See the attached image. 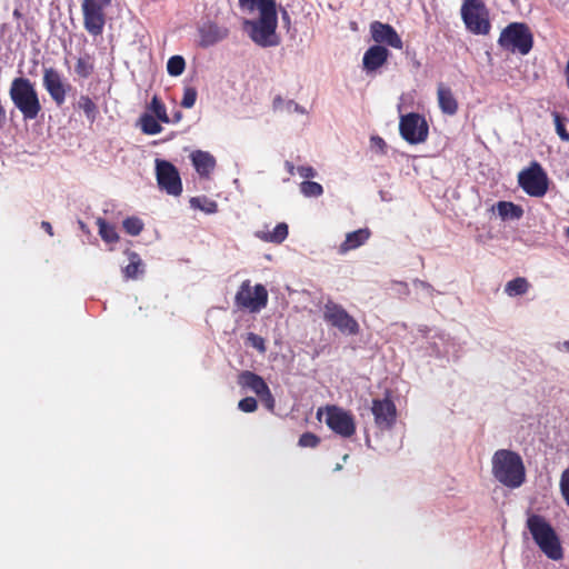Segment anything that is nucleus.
<instances>
[{"label":"nucleus","instance_id":"f03ea898","mask_svg":"<svg viewBox=\"0 0 569 569\" xmlns=\"http://www.w3.org/2000/svg\"><path fill=\"white\" fill-rule=\"evenodd\" d=\"M492 475L501 485L516 489L526 481V468L521 456L509 449H499L492 456Z\"/></svg>","mask_w":569,"mask_h":569},{"label":"nucleus","instance_id":"e433bc0d","mask_svg":"<svg viewBox=\"0 0 569 569\" xmlns=\"http://www.w3.org/2000/svg\"><path fill=\"white\" fill-rule=\"evenodd\" d=\"M556 132L562 141L569 142V131L566 129L565 119L557 112L553 113Z\"/></svg>","mask_w":569,"mask_h":569},{"label":"nucleus","instance_id":"5fc2aeb1","mask_svg":"<svg viewBox=\"0 0 569 569\" xmlns=\"http://www.w3.org/2000/svg\"><path fill=\"white\" fill-rule=\"evenodd\" d=\"M282 17H283V19H289V14L286 10L282 12Z\"/></svg>","mask_w":569,"mask_h":569},{"label":"nucleus","instance_id":"37998d69","mask_svg":"<svg viewBox=\"0 0 569 569\" xmlns=\"http://www.w3.org/2000/svg\"><path fill=\"white\" fill-rule=\"evenodd\" d=\"M259 398L261 399V401L264 403V406L269 410H273V408H274V398H273V396H272V393H271L269 388Z\"/></svg>","mask_w":569,"mask_h":569},{"label":"nucleus","instance_id":"ea45409f","mask_svg":"<svg viewBox=\"0 0 569 569\" xmlns=\"http://www.w3.org/2000/svg\"><path fill=\"white\" fill-rule=\"evenodd\" d=\"M559 487L561 496L569 507V467L562 471Z\"/></svg>","mask_w":569,"mask_h":569},{"label":"nucleus","instance_id":"c9c22d12","mask_svg":"<svg viewBox=\"0 0 569 569\" xmlns=\"http://www.w3.org/2000/svg\"><path fill=\"white\" fill-rule=\"evenodd\" d=\"M198 97V92L193 87H186L183 90V97L181 100V107L190 109L194 106Z\"/></svg>","mask_w":569,"mask_h":569},{"label":"nucleus","instance_id":"c756f323","mask_svg":"<svg viewBox=\"0 0 569 569\" xmlns=\"http://www.w3.org/2000/svg\"><path fill=\"white\" fill-rule=\"evenodd\" d=\"M93 70H94V64L89 54H86L84 57H80L77 60L74 71L80 78H83V79L89 78L93 73Z\"/></svg>","mask_w":569,"mask_h":569},{"label":"nucleus","instance_id":"473e14b6","mask_svg":"<svg viewBox=\"0 0 569 569\" xmlns=\"http://www.w3.org/2000/svg\"><path fill=\"white\" fill-rule=\"evenodd\" d=\"M300 192L308 198H318L323 193V188L315 181H303L300 183Z\"/></svg>","mask_w":569,"mask_h":569},{"label":"nucleus","instance_id":"3c124183","mask_svg":"<svg viewBox=\"0 0 569 569\" xmlns=\"http://www.w3.org/2000/svg\"><path fill=\"white\" fill-rule=\"evenodd\" d=\"M562 347L566 351L569 352V340L562 342Z\"/></svg>","mask_w":569,"mask_h":569},{"label":"nucleus","instance_id":"aec40b11","mask_svg":"<svg viewBox=\"0 0 569 569\" xmlns=\"http://www.w3.org/2000/svg\"><path fill=\"white\" fill-rule=\"evenodd\" d=\"M238 385L242 389H250L258 397H260L269 388L261 376L249 370H243L239 373Z\"/></svg>","mask_w":569,"mask_h":569},{"label":"nucleus","instance_id":"f3484780","mask_svg":"<svg viewBox=\"0 0 569 569\" xmlns=\"http://www.w3.org/2000/svg\"><path fill=\"white\" fill-rule=\"evenodd\" d=\"M389 50L383 46H372L363 54L362 64L367 72H373L382 67L389 57Z\"/></svg>","mask_w":569,"mask_h":569},{"label":"nucleus","instance_id":"2eb2a0df","mask_svg":"<svg viewBox=\"0 0 569 569\" xmlns=\"http://www.w3.org/2000/svg\"><path fill=\"white\" fill-rule=\"evenodd\" d=\"M371 411L375 417V422L380 429H390L395 425L397 408L389 397L373 399Z\"/></svg>","mask_w":569,"mask_h":569},{"label":"nucleus","instance_id":"20e7f679","mask_svg":"<svg viewBox=\"0 0 569 569\" xmlns=\"http://www.w3.org/2000/svg\"><path fill=\"white\" fill-rule=\"evenodd\" d=\"M9 96L23 119L33 120L39 116L41 103L36 87L30 79L14 78L10 86Z\"/></svg>","mask_w":569,"mask_h":569},{"label":"nucleus","instance_id":"4c0bfd02","mask_svg":"<svg viewBox=\"0 0 569 569\" xmlns=\"http://www.w3.org/2000/svg\"><path fill=\"white\" fill-rule=\"evenodd\" d=\"M246 341L252 348L257 349L260 353H264L267 351L264 339L257 333H248Z\"/></svg>","mask_w":569,"mask_h":569},{"label":"nucleus","instance_id":"b1692460","mask_svg":"<svg viewBox=\"0 0 569 569\" xmlns=\"http://www.w3.org/2000/svg\"><path fill=\"white\" fill-rule=\"evenodd\" d=\"M129 263L123 268V274L127 279H136L143 272V262L140 256L134 251H127Z\"/></svg>","mask_w":569,"mask_h":569},{"label":"nucleus","instance_id":"393cba45","mask_svg":"<svg viewBox=\"0 0 569 569\" xmlns=\"http://www.w3.org/2000/svg\"><path fill=\"white\" fill-rule=\"evenodd\" d=\"M498 214L502 220L507 219H520L523 216V209L513 202L510 201H499L497 203Z\"/></svg>","mask_w":569,"mask_h":569},{"label":"nucleus","instance_id":"7c9ffc66","mask_svg":"<svg viewBox=\"0 0 569 569\" xmlns=\"http://www.w3.org/2000/svg\"><path fill=\"white\" fill-rule=\"evenodd\" d=\"M149 110L152 111V116L163 123H169L171 120L167 113V109L161 99L153 96L149 104Z\"/></svg>","mask_w":569,"mask_h":569},{"label":"nucleus","instance_id":"603ef678","mask_svg":"<svg viewBox=\"0 0 569 569\" xmlns=\"http://www.w3.org/2000/svg\"><path fill=\"white\" fill-rule=\"evenodd\" d=\"M13 16H14L16 18H21V13H20V11H19L18 9H16V10L13 11Z\"/></svg>","mask_w":569,"mask_h":569},{"label":"nucleus","instance_id":"c03bdc74","mask_svg":"<svg viewBox=\"0 0 569 569\" xmlns=\"http://www.w3.org/2000/svg\"><path fill=\"white\" fill-rule=\"evenodd\" d=\"M371 143L373 147L378 148L381 153H386L387 150V143L381 137H372Z\"/></svg>","mask_w":569,"mask_h":569},{"label":"nucleus","instance_id":"4be33fe9","mask_svg":"<svg viewBox=\"0 0 569 569\" xmlns=\"http://www.w3.org/2000/svg\"><path fill=\"white\" fill-rule=\"evenodd\" d=\"M370 234L371 232L368 228H361L347 233L345 241L339 246V253L345 254L365 244L370 238Z\"/></svg>","mask_w":569,"mask_h":569},{"label":"nucleus","instance_id":"2f4dec72","mask_svg":"<svg viewBox=\"0 0 569 569\" xmlns=\"http://www.w3.org/2000/svg\"><path fill=\"white\" fill-rule=\"evenodd\" d=\"M186 68V61L181 56H172L167 62V71L172 77L182 74Z\"/></svg>","mask_w":569,"mask_h":569},{"label":"nucleus","instance_id":"423d86ee","mask_svg":"<svg viewBox=\"0 0 569 569\" xmlns=\"http://www.w3.org/2000/svg\"><path fill=\"white\" fill-rule=\"evenodd\" d=\"M461 19L466 29L476 36H488L491 31L490 11L483 0H462Z\"/></svg>","mask_w":569,"mask_h":569},{"label":"nucleus","instance_id":"58836bf2","mask_svg":"<svg viewBox=\"0 0 569 569\" xmlns=\"http://www.w3.org/2000/svg\"><path fill=\"white\" fill-rule=\"evenodd\" d=\"M320 443V438L312 432H305L300 436L298 445L303 448H316Z\"/></svg>","mask_w":569,"mask_h":569},{"label":"nucleus","instance_id":"dca6fc26","mask_svg":"<svg viewBox=\"0 0 569 569\" xmlns=\"http://www.w3.org/2000/svg\"><path fill=\"white\" fill-rule=\"evenodd\" d=\"M370 32L377 43H386L395 49H402V40L392 26L373 21L370 24Z\"/></svg>","mask_w":569,"mask_h":569},{"label":"nucleus","instance_id":"a18cd8bd","mask_svg":"<svg viewBox=\"0 0 569 569\" xmlns=\"http://www.w3.org/2000/svg\"><path fill=\"white\" fill-rule=\"evenodd\" d=\"M41 228L49 234V236H53V229H52V226L50 222L48 221H42L41 222Z\"/></svg>","mask_w":569,"mask_h":569},{"label":"nucleus","instance_id":"a19ab883","mask_svg":"<svg viewBox=\"0 0 569 569\" xmlns=\"http://www.w3.org/2000/svg\"><path fill=\"white\" fill-rule=\"evenodd\" d=\"M238 408L243 412H253L258 408V402L253 397H246L238 402Z\"/></svg>","mask_w":569,"mask_h":569},{"label":"nucleus","instance_id":"ddd939ff","mask_svg":"<svg viewBox=\"0 0 569 569\" xmlns=\"http://www.w3.org/2000/svg\"><path fill=\"white\" fill-rule=\"evenodd\" d=\"M156 170L159 188L170 196H180L182 183L177 168L169 161L157 160Z\"/></svg>","mask_w":569,"mask_h":569},{"label":"nucleus","instance_id":"f704fd0d","mask_svg":"<svg viewBox=\"0 0 569 569\" xmlns=\"http://www.w3.org/2000/svg\"><path fill=\"white\" fill-rule=\"evenodd\" d=\"M201 201H202L201 198L194 197V198H191L190 204L192 208L200 209L202 211H206L207 213H213L217 211L218 206L214 201L207 200L206 198L203 199L204 204H202Z\"/></svg>","mask_w":569,"mask_h":569},{"label":"nucleus","instance_id":"6ab92c4d","mask_svg":"<svg viewBox=\"0 0 569 569\" xmlns=\"http://www.w3.org/2000/svg\"><path fill=\"white\" fill-rule=\"evenodd\" d=\"M438 104L442 113L453 116L458 112L459 103L452 90L440 82L437 88Z\"/></svg>","mask_w":569,"mask_h":569},{"label":"nucleus","instance_id":"6e6552de","mask_svg":"<svg viewBox=\"0 0 569 569\" xmlns=\"http://www.w3.org/2000/svg\"><path fill=\"white\" fill-rule=\"evenodd\" d=\"M268 303V291L262 284L251 286L250 280H244L234 297V305L242 310L259 312Z\"/></svg>","mask_w":569,"mask_h":569},{"label":"nucleus","instance_id":"72a5a7b5","mask_svg":"<svg viewBox=\"0 0 569 569\" xmlns=\"http://www.w3.org/2000/svg\"><path fill=\"white\" fill-rule=\"evenodd\" d=\"M122 227L130 236H138L143 230V222L138 217H128L123 220Z\"/></svg>","mask_w":569,"mask_h":569},{"label":"nucleus","instance_id":"de8ad7c7","mask_svg":"<svg viewBox=\"0 0 569 569\" xmlns=\"http://www.w3.org/2000/svg\"><path fill=\"white\" fill-rule=\"evenodd\" d=\"M283 100L281 99V97H276L274 100H273V108L276 110H278L280 108V106L282 104Z\"/></svg>","mask_w":569,"mask_h":569},{"label":"nucleus","instance_id":"f257e3e1","mask_svg":"<svg viewBox=\"0 0 569 569\" xmlns=\"http://www.w3.org/2000/svg\"><path fill=\"white\" fill-rule=\"evenodd\" d=\"M242 7L249 10H258L257 20L246 19L242 29L250 39L260 47H273L279 43L276 34L278 26L277 4L274 0H239Z\"/></svg>","mask_w":569,"mask_h":569},{"label":"nucleus","instance_id":"9d476101","mask_svg":"<svg viewBox=\"0 0 569 569\" xmlns=\"http://www.w3.org/2000/svg\"><path fill=\"white\" fill-rule=\"evenodd\" d=\"M323 319L342 333L355 336L360 331L358 321L342 306L333 301H328L325 305Z\"/></svg>","mask_w":569,"mask_h":569},{"label":"nucleus","instance_id":"49530a36","mask_svg":"<svg viewBox=\"0 0 569 569\" xmlns=\"http://www.w3.org/2000/svg\"><path fill=\"white\" fill-rule=\"evenodd\" d=\"M284 167H286V169H287V171H288V173H289L290 176H293V174H295V172L297 171V168H296V167H295V164H293L292 162H290V161H286Z\"/></svg>","mask_w":569,"mask_h":569},{"label":"nucleus","instance_id":"9b49d317","mask_svg":"<svg viewBox=\"0 0 569 569\" xmlns=\"http://www.w3.org/2000/svg\"><path fill=\"white\" fill-rule=\"evenodd\" d=\"M399 131L403 140L410 144L422 143L429 134V127L423 116L410 112L401 116Z\"/></svg>","mask_w":569,"mask_h":569},{"label":"nucleus","instance_id":"a878e982","mask_svg":"<svg viewBox=\"0 0 569 569\" xmlns=\"http://www.w3.org/2000/svg\"><path fill=\"white\" fill-rule=\"evenodd\" d=\"M530 288V283L523 277H517L508 281L505 286V292L509 297L522 296L527 293Z\"/></svg>","mask_w":569,"mask_h":569},{"label":"nucleus","instance_id":"bb28decb","mask_svg":"<svg viewBox=\"0 0 569 569\" xmlns=\"http://www.w3.org/2000/svg\"><path fill=\"white\" fill-rule=\"evenodd\" d=\"M78 108L83 111V113L86 114V118L90 122L96 121V119L99 114V110H98L96 102L89 96L81 94L79 97Z\"/></svg>","mask_w":569,"mask_h":569},{"label":"nucleus","instance_id":"5701e85b","mask_svg":"<svg viewBox=\"0 0 569 569\" xmlns=\"http://www.w3.org/2000/svg\"><path fill=\"white\" fill-rule=\"evenodd\" d=\"M289 229L284 222L278 223L272 231H258L256 236L266 242L281 243L288 237Z\"/></svg>","mask_w":569,"mask_h":569},{"label":"nucleus","instance_id":"39448f33","mask_svg":"<svg viewBox=\"0 0 569 569\" xmlns=\"http://www.w3.org/2000/svg\"><path fill=\"white\" fill-rule=\"evenodd\" d=\"M497 42L507 52L527 56L533 48L535 38L526 22H510L501 30Z\"/></svg>","mask_w":569,"mask_h":569},{"label":"nucleus","instance_id":"f8f14e48","mask_svg":"<svg viewBox=\"0 0 569 569\" xmlns=\"http://www.w3.org/2000/svg\"><path fill=\"white\" fill-rule=\"evenodd\" d=\"M326 425L342 438H350L356 433L353 416L337 406H328L326 408Z\"/></svg>","mask_w":569,"mask_h":569},{"label":"nucleus","instance_id":"cd10ccee","mask_svg":"<svg viewBox=\"0 0 569 569\" xmlns=\"http://www.w3.org/2000/svg\"><path fill=\"white\" fill-rule=\"evenodd\" d=\"M97 224L99 227V234L103 241H106L108 243H114L119 240V234H118L114 226L109 224L102 218H99L97 220Z\"/></svg>","mask_w":569,"mask_h":569},{"label":"nucleus","instance_id":"412c9836","mask_svg":"<svg viewBox=\"0 0 569 569\" xmlns=\"http://www.w3.org/2000/svg\"><path fill=\"white\" fill-rule=\"evenodd\" d=\"M191 161L201 177H209L216 167V159L207 151L197 150L191 153Z\"/></svg>","mask_w":569,"mask_h":569},{"label":"nucleus","instance_id":"8fccbe9b","mask_svg":"<svg viewBox=\"0 0 569 569\" xmlns=\"http://www.w3.org/2000/svg\"><path fill=\"white\" fill-rule=\"evenodd\" d=\"M288 103H289L290 106H292V104H293V106H295V109H296L297 111L302 112V110H301V108L299 107V104L295 103L293 101H289Z\"/></svg>","mask_w":569,"mask_h":569},{"label":"nucleus","instance_id":"1a4fd4ad","mask_svg":"<svg viewBox=\"0 0 569 569\" xmlns=\"http://www.w3.org/2000/svg\"><path fill=\"white\" fill-rule=\"evenodd\" d=\"M112 0H82L83 26L89 34L101 36L106 24L104 9Z\"/></svg>","mask_w":569,"mask_h":569},{"label":"nucleus","instance_id":"c85d7f7f","mask_svg":"<svg viewBox=\"0 0 569 569\" xmlns=\"http://www.w3.org/2000/svg\"><path fill=\"white\" fill-rule=\"evenodd\" d=\"M141 130L146 134H158L162 131L159 120L150 113H143L140 117Z\"/></svg>","mask_w":569,"mask_h":569},{"label":"nucleus","instance_id":"09e8293b","mask_svg":"<svg viewBox=\"0 0 569 569\" xmlns=\"http://www.w3.org/2000/svg\"><path fill=\"white\" fill-rule=\"evenodd\" d=\"M181 119H182V113H181L180 111H177V112L173 114L172 119H170V120H171L170 122H174V123H177V122H179Z\"/></svg>","mask_w":569,"mask_h":569},{"label":"nucleus","instance_id":"864d4df0","mask_svg":"<svg viewBox=\"0 0 569 569\" xmlns=\"http://www.w3.org/2000/svg\"><path fill=\"white\" fill-rule=\"evenodd\" d=\"M512 6H519V0H508Z\"/></svg>","mask_w":569,"mask_h":569},{"label":"nucleus","instance_id":"0eeeda50","mask_svg":"<svg viewBox=\"0 0 569 569\" xmlns=\"http://www.w3.org/2000/svg\"><path fill=\"white\" fill-rule=\"evenodd\" d=\"M518 184L528 196L541 198L548 191L549 178L541 164L532 161L518 173Z\"/></svg>","mask_w":569,"mask_h":569},{"label":"nucleus","instance_id":"7ed1b4c3","mask_svg":"<svg viewBox=\"0 0 569 569\" xmlns=\"http://www.w3.org/2000/svg\"><path fill=\"white\" fill-rule=\"evenodd\" d=\"M527 528L535 542L549 559L558 561L563 558L560 540L555 529L542 516L531 515L527 519Z\"/></svg>","mask_w":569,"mask_h":569},{"label":"nucleus","instance_id":"a211bd4d","mask_svg":"<svg viewBox=\"0 0 569 569\" xmlns=\"http://www.w3.org/2000/svg\"><path fill=\"white\" fill-rule=\"evenodd\" d=\"M228 34H229V31L224 27H219L216 23L203 24L199 29V36H200L199 46L202 48L211 47V46L218 43L219 41H222L223 39H226L228 37Z\"/></svg>","mask_w":569,"mask_h":569},{"label":"nucleus","instance_id":"79ce46f5","mask_svg":"<svg viewBox=\"0 0 569 569\" xmlns=\"http://www.w3.org/2000/svg\"><path fill=\"white\" fill-rule=\"evenodd\" d=\"M297 172L306 179H311L317 176L316 170L311 166H300L297 167Z\"/></svg>","mask_w":569,"mask_h":569},{"label":"nucleus","instance_id":"4468645a","mask_svg":"<svg viewBox=\"0 0 569 569\" xmlns=\"http://www.w3.org/2000/svg\"><path fill=\"white\" fill-rule=\"evenodd\" d=\"M42 84L58 107L64 103L70 84L64 82L62 74L57 69L52 67L43 69Z\"/></svg>","mask_w":569,"mask_h":569}]
</instances>
